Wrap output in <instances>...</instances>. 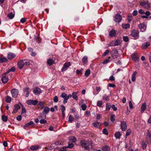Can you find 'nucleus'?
<instances>
[{
	"label": "nucleus",
	"instance_id": "obj_1",
	"mask_svg": "<svg viewBox=\"0 0 151 151\" xmlns=\"http://www.w3.org/2000/svg\"><path fill=\"white\" fill-rule=\"evenodd\" d=\"M80 143L82 147H84L85 150H87L89 149V143L88 142L83 140L81 141Z\"/></svg>",
	"mask_w": 151,
	"mask_h": 151
},
{
	"label": "nucleus",
	"instance_id": "obj_2",
	"mask_svg": "<svg viewBox=\"0 0 151 151\" xmlns=\"http://www.w3.org/2000/svg\"><path fill=\"white\" fill-rule=\"evenodd\" d=\"M122 19V16L119 14H117L114 17V21L116 22H120Z\"/></svg>",
	"mask_w": 151,
	"mask_h": 151
},
{
	"label": "nucleus",
	"instance_id": "obj_3",
	"mask_svg": "<svg viewBox=\"0 0 151 151\" xmlns=\"http://www.w3.org/2000/svg\"><path fill=\"white\" fill-rule=\"evenodd\" d=\"M111 54L112 57L114 58H117L118 55V53L117 50L115 49L113 50L111 52Z\"/></svg>",
	"mask_w": 151,
	"mask_h": 151
},
{
	"label": "nucleus",
	"instance_id": "obj_4",
	"mask_svg": "<svg viewBox=\"0 0 151 151\" xmlns=\"http://www.w3.org/2000/svg\"><path fill=\"white\" fill-rule=\"evenodd\" d=\"M19 91L18 90L16 89H13L11 90V93L13 97H16L18 95Z\"/></svg>",
	"mask_w": 151,
	"mask_h": 151
},
{
	"label": "nucleus",
	"instance_id": "obj_5",
	"mask_svg": "<svg viewBox=\"0 0 151 151\" xmlns=\"http://www.w3.org/2000/svg\"><path fill=\"white\" fill-rule=\"evenodd\" d=\"M120 126L122 131H125L127 129V123L126 122L124 121H122L121 122Z\"/></svg>",
	"mask_w": 151,
	"mask_h": 151
},
{
	"label": "nucleus",
	"instance_id": "obj_6",
	"mask_svg": "<svg viewBox=\"0 0 151 151\" xmlns=\"http://www.w3.org/2000/svg\"><path fill=\"white\" fill-rule=\"evenodd\" d=\"M60 97L64 99V100L63 102L64 104H65L67 102V100L68 99V97H67V95L65 93H62L60 95Z\"/></svg>",
	"mask_w": 151,
	"mask_h": 151
},
{
	"label": "nucleus",
	"instance_id": "obj_7",
	"mask_svg": "<svg viewBox=\"0 0 151 151\" xmlns=\"http://www.w3.org/2000/svg\"><path fill=\"white\" fill-rule=\"evenodd\" d=\"M38 101L37 100H28L27 101V104L29 105H33L34 106L36 105L38 103Z\"/></svg>",
	"mask_w": 151,
	"mask_h": 151
},
{
	"label": "nucleus",
	"instance_id": "obj_8",
	"mask_svg": "<svg viewBox=\"0 0 151 151\" xmlns=\"http://www.w3.org/2000/svg\"><path fill=\"white\" fill-rule=\"evenodd\" d=\"M139 33L138 31L134 29L132 32L131 35L134 37H137L139 36Z\"/></svg>",
	"mask_w": 151,
	"mask_h": 151
},
{
	"label": "nucleus",
	"instance_id": "obj_9",
	"mask_svg": "<svg viewBox=\"0 0 151 151\" xmlns=\"http://www.w3.org/2000/svg\"><path fill=\"white\" fill-rule=\"evenodd\" d=\"M132 58L133 60L135 62H137L139 60V58L136 53H134L132 54Z\"/></svg>",
	"mask_w": 151,
	"mask_h": 151
},
{
	"label": "nucleus",
	"instance_id": "obj_10",
	"mask_svg": "<svg viewBox=\"0 0 151 151\" xmlns=\"http://www.w3.org/2000/svg\"><path fill=\"white\" fill-rule=\"evenodd\" d=\"M138 27L141 32H143L146 30V26L144 23L140 24L138 25Z\"/></svg>",
	"mask_w": 151,
	"mask_h": 151
},
{
	"label": "nucleus",
	"instance_id": "obj_11",
	"mask_svg": "<svg viewBox=\"0 0 151 151\" xmlns=\"http://www.w3.org/2000/svg\"><path fill=\"white\" fill-rule=\"evenodd\" d=\"M24 65V63L23 60H21L19 61L17 64L18 67L20 69H22Z\"/></svg>",
	"mask_w": 151,
	"mask_h": 151
},
{
	"label": "nucleus",
	"instance_id": "obj_12",
	"mask_svg": "<svg viewBox=\"0 0 151 151\" xmlns=\"http://www.w3.org/2000/svg\"><path fill=\"white\" fill-rule=\"evenodd\" d=\"M8 80V77L5 74H3L1 78V80L3 83H5L7 82Z\"/></svg>",
	"mask_w": 151,
	"mask_h": 151
},
{
	"label": "nucleus",
	"instance_id": "obj_13",
	"mask_svg": "<svg viewBox=\"0 0 151 151\" xmlns=\"http://www.w3.org/2000/svg\"><path fill=\"white\" fill-rule=\"evenodd\" d=\"M70 65V64L69 62L65 63L62 69V71L66 70Z\"/></svg>",
	"mask_w": 151,
	"mask_h": 151
},
{
	"label": "nucleus",
	"instance_id": "obj_14",
	"mask_svg": "<svg viewBox=\"0 0 151 151\" xmlns=\"http://www.w3.org/2000/svg\"><path fill=\"white\" fill-rule=\"evenodd\" d=\"M34 124L35 123L34 122L32 121H31L29 123L24 125V129H26L29 126H33Z\"/></svg>",
	"mask_w": 151,
	"mask_h": 151
},
{
	"label": "nucleus",
	"instance_id": "obj_15",
	"mask_svg": "<svg viewBox=\"0 0 151 151\" xmlns=\"http://www.w3.org/2000/svg\"><path fill=\"white\" fill-rule=\"evenodd\" d=\"M34 93L36 95L40 94L41 93L40 89L38 87L36 88L33 90Z\"/></svg>",
	"mask_w": 151,
	"mask_h": 151
},
{
	"label": "nucleus",
	"instance_id": "obj_16",
	"mask_svg": "<svg viewBox=\"0 0 151 151\" xmlns=\"http://www.w3.org/2000/svg\"><path fill=\"white\" fill-rule=\"evenodd\" d=\"M41 147L39 145H33L30 147V149L32 150H37L39 148H40Z\"/></svg>",
	"mask_w": 151,
	"mask_h": 151
},
{
	"label": "nucleus",
	"instance_id": "obj_17",
	"mask_svg": "<svg viewBox=\"0 0 151 151\" xmlns=\"http://www.w3.org/2000/svg\"><path fill=\"white\" fill-rule=\"evenodd\" d=\"M146 102H144L142 105L141 106V112L142 113L143 112L146 108Z\"/></svg>",
	"mask_w": 151,
	"mask_h": 151
},
{
	"label": "nucleus",
	"instance_id": "obj_18",
	"mask_svg": "<svg viewBox=\"0 0 151 151\" xmlns=\"http://www.w3.org/2000/svg\"><path fill=\"white\" fill-rule=\"evenodd\" d=\"M93 127L97 128H99L101 125V123L100 122H96L93 123Z\"/></svg>",
	"mask_w": 151,
	"mask_h": 151
},
{
	"label": "nucleus",
	"instance_id": "obj_19",
	"mask_svg": "<svg viewBox=\"0 0 151 151\" xmlns=\"http://www.w3.org/2000/svg\"><path fill=\"white\" fill-rule=\"evenodd\" d=\"M37 107L41 109H42L44 106V103L43 102H40L37 105Z\"/></svg>",
	"mask_w": 151,
	"mask_h": 151
},
{
	"label": "nucleus",
	"instance_id": "obj_20",
	"mask_svg": "<svg viewBox=\"0 0 151 151\" xmlns=\"http://www.w3.org/2000/svg\"><path fill=\"white\" fill-rule=\"evenodd\" d=\"M147 137H148L147 142L151 143V132H148Z\"/></svg>",
	"mask_w": 151,
	"mask_h": 151
},
{
	"label": "nucleus",
	"instance_id": "obj_21",
	"mask_svg": "<svg viewBox=\"0 0 151 151\" xmlns=\"http://www.w3.org/2000/svg\"><path fill=\"white\" fill-rule=\"evenodd\" d=\"M7 61V59L4 57H1L0 58V63L3 62L6 63Z\"/></svg>",
	"mask_w": 151,
	"mask_h": 151
},
{
	"label": "nucleus",
	"instance_id": "obj_22",
	"mask_svg": "<svg viewBox=\"0 0 151 151\" xmlns=\"http://www.w3.org/2000/svg\"><path fill=\"white\" fill-rule=\"evenodd\" d=\"M15 56L16 55L15 54L13 53H9L8 55V58L9 59H10L14 58Z\"/></svg>",
	"mask_w": 151,
	"mask_h": 151
},
{
	"label": "nucleus",
	"instance_id": "obj_23",
	"mask_svg": "<svg viewBox=\"0 0 151 151\" xmlns=\"http://www.w3.org/2000/svg\"><path fill=\"white\" fill-rule=\"evenodd\" d=\"M49 110L50 108L46 106L44 108L43 112L44 114H47L49 112Z\"/></svg>",
	"mask_w": 151,
	"mask_h": 151
},
{
	"label": "nucleus",
	"instance_id": "obj_24",
	"mask_svg": "<svg viewBox=\"0 0 151 151\" xmlns=\"http://www.w3.org/2000/svg\"><path fill=\"white\" fill-rule=\"evenodd\" d=\"M21 114L24 116H27L26 109L23 106H22V109Z\"/></svg>",
	"mask_w": 151,
	"mask_h": 151
},
{
	"label": "nucleus",
	"instance_id": "obj_25",
	"mask_svg": "<svg viewBox=\"0 0 151 151\" xmlns=\"http://www.w3.org/2000/svg\"><path fill=\"white\" fill-rule=\"evenodd\" d=\"M116 34V32L114 29L112 30L109 32V36L111 37H114Z\"/></svg>",
	"mask_w": 151,
	"mask_h": 151
},
{
	"label": "nucleus",
	"instance_id": "obj_26",
	"mask_svg": "<svg viewBox=\"0 0 151 151\" xmlns=\"http://www.w3.org/2000/svg\"><path fill=\"white\" fill-rule=\"evenodd\" d=\"M47 63L50 65H51L54 63V61L53 59L50 58L47 61Z\"/></svg>",
	"mask_w": 151,
	"mask_h": 151
},
{
	"label": "nucleus",
	"instance_id": "obj_27",
	"mask_svg": "<svg viewBox=\"0 0 151 151\" xmlns=\"http://www.w3.org/2000/svg\"><path fill=\"white\" fill-rule=\"evenodd\" d=\"M78 93V92H73L72 94V96L73 98L76 100H78V97L77 96V94Z\"/></svg>",
	"mask_w": 151,
	"mask_h": 151
},
{
	"label": "nucleus",
	"instance_id": "obj_28",
	"mask_svg": "<svg viewBox=\"0 0 151 151\" xmlns=\"http://www.w3.org/2000/svg\"><path fill=\"white\" fill-rule=\"evenodd\" d=\"M115 136L116 139H119L121 136V134L120 132H116L114 134Z\"/></svg>",
	"mask_w": 151,
	"mask_h": 151
},
{
	"label": "nucleus",
	"instance_id": "obj_29",
	"mask_svg": "<svg viewBox=\"0 0 151 151\" xmlns=\"http://www.w3.org/2000/svg\"><path fill=\"white\" fill-rule=\"evenodd\" d=\"M150 45V44L148 42H146L143 44L142 47L143 49H146L148 46Z\"/></svg>",
	"mask_w": 151,
	"mask_h": 151
},
{
	"label": "nucleus",
	"instance_id": "obj_30",
	"mask_svg": "<svg viewBox=\"0 0 151 151\" xmlns=\"http://www.w3.org/2000/svg\"><path fill=\"white\" fill-rule=\"evenodd\" d=\"M137 73V71H135L133 73L132 78V81H135L136 75Z\"/></svg>",
	"mask_w": 151,
	"mask_h": 151
},
{
	"label": "nucleus",
	"instance_id": "obj_31",
	"mask_svg": "<svg viewBox=\"0 0 151 151\" xmlns=\"http://www.w3.org/2000/svg\"><path fill=\"white\" fill-rule=\"evenodd\" d=\"M74 120V118L73 116L71 115H70L68 117V121L70 123H72Z\"/></svg>",
	"mask_w": 151,
	"mask_h": 151
},
{
	"label": "nucleus",
	"instance_id": "obj_32",
	"mask_svg": "<svg viewBox=\"0 0 151 151\" xmlns=\"http://www.w3.org/2000/svg\"><path fill=\"white\" fill-rule=\"evenodd\" d=\"M110 149V148L109 147L107 146H106L102 147V150L103 151H109Z\"/></svg>",
	"mask_w": 151,
	"mask_h": 151
},
{
	"label": "nucleus",
	"instance_id": "obj_33",
	"mask_svg": "<svg viewBox=\"0 0 151 151\" xmlns=\"http://www.w3.org/2000/svg\"><path fill=\"white\" fill-rule=\"evenodd\" d=\"M88 57L87 56H84L82 59V61L84 64H86L88 61Z\"/></svg>",
	"mask_w": 151,
	"mask_h": 151
},
{
	"label": "nucleus",
	"instance_id": "obj_34",
	"mask_svg": "<svg viewBox=\"0 0 151 151\" xmlns=\"http://www.w3.org/2000/svg\"><path fill=\"white\" fill-rule=\"evenodd\" d=\"M14 16V15L12 12H11L8 14L7 17L10 19H12Z\"/></svg>",
	"mask_w": 151,
	"mask_h": 151
},
{
	"label": "nucleus",
	"instance_id": "obj_35",
	"mask_svg": "<svg viewBox=\"0 0 151 151\" xmlns=\"http://www.w3.org/2000/svg\"><path fill=\"white\" fill-rule=\"evenodd\" d=\"M130 27V25L129 24H122V27L125 29H127L129 28Z\"/></svg>",
	"mask_w": 151,
	"mask_h": 151
},
{
	"label": "nucleus",
	"instance_id": "obj_36",
	"mask_svg": "<svg viewBox=\"0 0 151 151\" xmlns=\"http://www.w3.org/2000/svg\"><path fill=\"white\" fill-rule=\"evenodd\" d=\"M142 148L143 149H145L147 146V144L145 143V142L142 141Z\"/></svg>",
	"mask_w": 151,
	"mask_h": 151
},
{
	"label": "nucleus",
	"instance_id": "obj_37",
	"mask_svg": "<svg viewBox=\"0 0 151 151\" xmlns=\"http://www.w3.org/2000/svg\"><path fill=\"white\" fill-rule=\"evenodd\" d=\"M90 73V70L89 69L87 70L85 73V76L86 77H88Z\"/></svg>",
	"mask_w": 151,
	"mask_h": 151
},
{
	"label": "nucleus",
	"instance_id": "obj_38",
	"mask_svg": "<svg viewBox=\"0 0 151 151\" xmlns=\"http://www.w3.org/2000/svg\"><path fill=\"white\" fill-rule=\"evenodd\" d=\"M2 119L4 122H6L7 120L8 117L7 116L3 115L2 116Z\"/></svg>",
	"mask_w": 151,
	"mask_h": 151
},
{
	"label": "nucleus",
	"instance_id": "obj_39",
	"mask_svg": "<svg viewBox=\"0 0 151 151\" xmlns=\"http://www.w3.org/2000/svg\"><path fill=\"white\" fill-rule=\"evenodd\" d=\"M60 108L62 110V112H64L65 110V107L63 105H61L60 106Z\"/></svg>",
	"mask_w": 151,
	"mask_h": 151
},
{
	"label": "nucleus",
	"instance_id": "obj_40",
	"mask_svg": "<svg viewBox=\"0 0 151 151\" xmlns=\"http://www.w3.org/2000/svg\"><path fill=\"white\" fill-rule=\"evenodd\" d=\"M5 100L6 101L7 103H10L11 100L10 97L9 96H7Z\"/></svg>",
	"mask_w": 151,
	"mask_h": 151
},
{
	"label": "nucleus",
	"instance_id": "obj_41",
	"mask_svg": "<svg viewBox=\"0 0 151 151\" xmlns=\"http://www.w3.org/2000/svg\"><path fill=\"white\" fill-rule=\"evenodd\" d=\"M115 116L114 115H111L110 120L112 122H114L115 120Z\"/></svg>",
	"mask_w": 151,
	"mask_h": 151
},
{
	"label": "nucleus",
	"instance_id": "obj_42",
	"mask_svg": "<svg viewBox=\"0 0 151 151\" xmlns=\"http://www.w3.org/2000/svg\"><path fill=\"white\" fill-rule=\"evenodd\" d=\"M83 69L81 68L80 70H77L76 71V73L78 74H81L82 73V72L83 71Z\"/></svg>",
	"mask_w": 151,
	"mask_h": 151
},
{
	"label": "nucleus",
	"instance_id": "obj_43",
	"mask_svg": "<svg viewBox=\"0 0 151 151\" xmlns=\"http://www.w3.org/2000/svg\"><path fill=\"white\" fill-rule=\"evenodd\" d=\"M123 40L125 42H127L129 41V38L127 36H124L123 38Z\"/></svg>",
	"mask_w": 151,
	"mask_h": 151
},
{
	"label": "nucleus",
	"instance_id": "obj_44",
	"mask_svg": "<svg viewBox=\"0 0 151 151\" xmlns=\"http://www.w3.org/2000/svg\"><path fill=\"white\" fill-rule=\"evenodd\" d=\"M111 106L110 105L107 103L106 105V111L109 110L111 108Z\"/></svg>",
	"mask_w": 151,
	"mask_h": 151
},
{
	"label": "nucleus",
	"instance_id": "obj_45",
	"mask_svg": "<svg viewBox=\"0 0 151 151\" xmlns=\"http://www.w3.org/2000/svg\"><path fill=\"white\" fill-rule=\"evenodd\" d=\"M147 3V2L145 1L141 2L140 3V5L142 6L145 8V5H146Z\"/></svg>",
	"mask_w": 151,
	"mask_h": 151
},
{
	"label": "nucleus",
	"instance_id": "obj_46",
	"mask_svg": "<svg viewBox=\"0 0 151 151\" xmlns=\"http://www.w3.org/2000/svg\"><path fill=\"white\" fill-rule=\"evenodd\" d=\"M131 132V130L129 129H128L126 131V135L127 136L129 135L130 134Z\"/></svg>",
	"mask_w": 151,
	"mask_h": 151
},
{
	"label": "nucleus",
	"instance_id": "obj_47",
	"mask_svg": "<svg viewBox=\"0 0 151 151\" xmlns=\"http://www.w3.org/2000/svg\"><path fill=\"white\" fill-rule=\"evenodd\" d=\"M103 134L106 135H107L108 134V131L106 128L104 129L103 130Z\"/></svg>",
	"mask_w": 151,
	"mask_h": 151
},
{
	"label": "nucleus",
	"instance_id": "obj_48",
	"mask_svg": "<svg viewBox=\"0 0 151 151\" xmlns=\"http://www.w3.org/2000/svg\"><path fill=\"white\" fill-rule=\"evenodd\" d=\"M14 107V109L17 110H18V109H20V106L17 104L15 105Z\"/></svg>",
	"mask_w": 151,
	"mask_h": 151
},
{
	"label": "nucleus",
	"instance_id": "obj_49",
	"mask_svg": "<svg viewBox=\"0 0 151 151\" xmlns=\"http://www.w3.org/2000/svg\"><path fill=\"white\" fill-rule=\"evenodd\" d=\"M108 97V96H107L106 95H104V96H103V99L104 100H105L106 101H108L109 99Z\"/></svg>",
	"mask_w": 151,
	"mask_h": 151
},
{
	"label": "nucleus",
	"instance_id": "obj_50",
	"mask_svg": "<svg viewBox=\"0 0 151 151\" xmlns=\"http://www.w3.org/2000/svg\"><path fill=\"white\" fill-rule=\"evenodd\" d=\"M40 122L41 124H45L47 123V121L44 119H41L40 121Z\"/></svg>",
	"mask_w": 151,
	"mask_h": 151
},
{
	"label": "nucleus",
	"instance_id": "obj_51",
	"mask_svg": "<svg viewBox=\"0 0 151 151\" xmlns=\"http://www.w3.org/2000/svg\"><path fill=\"white\" fill-rule=\"evenodd\" d=\"M81 108L84 111L86 110V105H85L84 104H83L81 105Z\"/></svg>",
	"mask_w": 151,
	"mask_h": 151
},
{
	"label": "nucleus",
	"instance_id": "obj_52",
	"mask_svg": "<svg viewBox=\"0 0 151 151\" xmlns=\"http://www.w3.org/2000/svg\"><path fill=\"white\" fill-rule=\"evenodd\" d=\"M85 115L86 116L89 117L90 115V112L89 111H87L86 112Z\"/></svg>",
	"mask_w": 151,
	"mask_h": 151
},
{
	"label": "nucleus",
	"instance_id": "obj_53",
	"mask_svg": "<svg viewBox=\"0 0 151 151\" xmlns=\"http://www.w3.org/2000/svg\"><path fill=\"white\" fill-rule=\"evenodd\" d=\"M29 88L28 87H26L24 88L23 91L24 92H29Z\"/></svg>",
	"mask_w": 151,
	"mask_h": 151
},
{
	"label": "nucleus",
	"instance_id": "obj_54",
	"mask_svg": "<svg viewBox=\"0 0 151 151\" xmlns=\"http://www.w3.org/2000/svg\"><path fill=\"white\" fill-rule=\"evenodd\" d=\"M22 116L21 115H19L17 116L16 118L17 119L18 121H20L22 119Z\"/></svg>",
	"mask_w": 151,
	"mask_h": 151
},
{
	"label": "nucleus",
	"instance_id": "obj_55",
	"mask_svg": "<svg viewBox=\"0 0 151 151\" xmlns=\"http://www.w3.org/2000/svg\"><path fill=\"white\" fill-rule=\"evenodd\" d=\"M102 104V101H98L97 103V105L99 106H101Z\"/></svg>",
	"mask_w": 151,
	"mask_h": 151
},
{
	"label": "nucleus",
	"instance_id": "obj_56",
	"mask_svg": "<svg viewBox=\"0 0 151 151\" xmlns=\"http://www.w3.org/2000/svg\"><path fill=\"white\" fill-rule=\"evenodd\" d=\"M110 61V60L109 59H107L104 61L103 63L104 64H107L108 63H109Z\"/></svg>",
	"mask_w": 151,
	"mask_h": 151
},
{
	"label": "nucleus",
	"instance_id": "obj_57",
	"mask_svg": "<svg viewBox=\"0 0 151 151\" xmlns=\"http://www.w3.org/2000/svg\"><path fill=\"white\" fill-rule=\"evenodd\" d=\"M71 141L73 142H75L76 141V138L74 137H73L71 139Z\"/></svg>",
	"mask_w": 151,
	"mask_h": 151
},
{
	"label": "nucleus",
	"instance_id": "obj_58",
	"mask_svg": "<svg viewBox=\"0 0 151 151\" xmlns=\"http://www.w3.org/2000/svg\"><path fill=\"white\" fill-rule=\"evenodd\" d=\"M109 50H106V51L104 52V53L103 54V56H106L107 55H108L109 53Z\"/></svg>",
	"mask_w": 151,
	"mask_h": 151
},
{
	"label": "nucleus",
	"instance_id": "obj_59",
	"mask_svg": "<svg viewBox=\"0 0 151 151\" xmlns=\"http://www.w3.org/2000/svg\"><path fill=\"white\" fill-rule=\"evenodd\" d=\"M53 101L54 102H57L58 101V98L57 96H55L54 97V99H53Z\"/></svg>",
	"mask_w": 151,
	"mask_h": 151
},
{
	"label": "nucleus",
	"instance_id": "obj_60",
	"mask_svg": "<svg viewBox=\"0 0 151 151\" xmlns=\"http://www.w3.org/2000/svg\"><path fill=\"white\" fill-rule=\"evenodd\" d=\"M73 144L72 143L69 144L68 147V148H71L73 147Z\"/></svg>",
	"mask_w": 151,
	"mask_h": 151
},
{
	"label": "nucleus",
	"instance_id": "obj_61",
	"mask_svg": "<svg viewBox=\"0 0 151 151\" xmlns=\"http://www.w3.org/2000/svg\"><path fill=\"white\" fill-rule=\"evenodd\" d=\"M111 107L114 111H116L117 110V108L115 106V105L114 104L112 105Z\"/></svg>",
	"mask_w": 151,
	"mask_h": 151
},
{
	"label": "nucleus",
	"instance_id": "obj_62",
	"mask_svg": "<svg viewBox=\"0 0 151 151\" xmlns=\"http://www.w3.org/2000/svg\"><path fill=\"white\" fill-rule=\"evenodd\" d=\"M119 40H116L114 43V45L116 46L118 45H119Z\"/></svg>",
	"mask_w": 151,
	"mask_h": 151
},
{
	"label": "nucleus",
	"instance_id": "obj_63",
	"mask_svg": "<svg viewBox=\"0 0 151 151\" xmlns=\"http://www.w3.org/2000/svg\"><path fill=\"white\" fill-rule=\"evenodd\" d=\"M132 19V16L131 15H129L128 17L129 22H130Z\"/></svg>",
	"mask_w": 151,
	"mask_h": 151
},
{
	"label": "nucleus",
	"instance_id": "obj_64",
	"mask_svg": "<svg viewBox=\"0 0 151 151\" xmlns=\"http://www.w3.org/2000/svg\"><path fill=\"white\" fill-rule=\"evenodd\" d=\"M109 80L111 81H114L115 80V78L113 76H111L109 78Z\"/></svg>",
	"mask_w": 151,
	"mask_h": 151
}]
</instances>
